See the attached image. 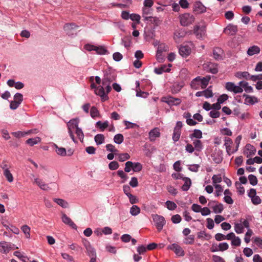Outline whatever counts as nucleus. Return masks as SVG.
Masks as SVG:
<instances>
[{
  "label": "nucleus",
  "instance_id": "f257e3e1",
  "mask_svg": "<svg viewBox=\"0 0 262 262\" xmlns=\"http://www.w3.org/2000/svg\"><path fill=\"white\" fill-rule=\"evenodd\" d=\"M79 122V119H73L67 123L68 133L71 138L74 142H76L73 133V131L74 130L75 131V133L78 138L80 140V141L82 142L84 138V134L82 129L78 127Z\"/></svg>",
  "mask_w": 262,
  "mask_h": 262
},
{
  "label": "nucleus",
  "instance_id": "f03ea898",
  "mask_svg": "<svg viewBox=\"0 0 262 262\" xmlns=\"http://www.w3.org/2000/svg\"><path fill=\"white\" fill-rule=\"evenodd\" d=\"M210 79V77L209 76L203 78L197 77L191 81V86L195 90L199 89L200 88L205 89L208 84Z\"/></svg>",
  "mask_w": 262,
  "mask_h": 262
},
{
  "label": "nucleus",
  "instance_id": "7ed1b4c3",
  "mask_svg": "<svg viewBox=\"0 0 262 262\" xmlns=\"http://www.w3.org/2000/svg\"><path fill=\"white\" fill-rule=\"evenodd\" d=\"M180 24L184 27L192 25L195 21L194 16L188 13H185L179 16Z\"/></svg>",
  "mask_w": 262,
  "mask_h": 262
},
{
  "label": "nucleus",
  "instance_id": "20e7f679",
  "mask_svg": "<svg viewBox=\"0 0 262 262\" xmlns=\"http://www.w3.org/2000/svg\"><path fill=\"white\" fill-rule=\"evenodd\" d=\"M153 221L159 231H160L166 224L164 217L158 214H152Z\"/></svg>",
  "mask_w": 262,
  "mask_h": 262
},
{
  "label": "nucleus",
  "instance_id": "39448f33",
  "mask_svg": "<svg viewBox=\"0 0 262 262\" xmlns=\"http://www.w3.org/2000/svg\"><path fill=\"white\" fill-rule=\"evenodd\" d=\"M208 205L213 210V212L215 213H220L224 209L223 204L219 203L215 201H210L208 203Z\"/></svg>",
  "mask_w": 262,
  "mask_h": 262
},
{
  "label": "nucleus",
  "instance_id": "423d86ee",
  "mask_svg": "<svg viewBox=\"0 0 262 262\" xmlns=\"http://www.w3.org/2000/svg\"><path fill=\"white\" fill-rule=\"evenodd\" d=\"M194 33L198 38L202 39L206 35V27L205 26L196 25L194 27Z\"/></svg>",
  "mask_w": 262,
  "mask_h": 262
},
{
  "label": "nucleus",
  "instance_id": "0eeeda50",
  "mask_svg": "<svg viewBox=\"0 0 262 262\" xmlns=\"http://www.w3.org/2000/svg\"><path fill=\"white\" fill-rule=\"evenodd\" d=\"M203 68L204 70L212 74H216L218 72L217 65L210 61L205 62L203 64Z\"/></svg>",
  "mask_w": 262,
  "mask_h": 262
},
{
  "label": "nucleus",
  "instance_id": "6e6552de",
  "mask_svg": "<svg viewBox=\"0 0 262 262\" xmlns=\"http://www.w3.org/2000/svg\"><path fill=\"white\" fill-rule=\"evenodd\" d=\"M224 145L226 147V151L229 155L237 150V147L235 149L232 148L233 142L230 138L226 137L225 138Z\"/></svg>",
  "mask_w": 262,
  "mask_h": 262
},
{
  "label": "nucleus",
  "instance_id": "1a4fd4ad",
  "mask_svg": "<svg viewBox=\"0 0 262 262\" xmlns=\"http://www.w3.org/2000/svg\"><path fill=\"white\" fill-rule=\"evenodd\" d=\"M226 88L227 90L230 92H233L234 93H241L243 92V88L240 85H236L233 82H227L226 84Z\"/></svg>",
  "mask_w": 262,
  "mask_h": 262
},
{
  "label": "nucleus",
  "instance_id": "9d476101",
  "mask_svg": "<svg viewBox=\"0 0 262 262\" xmlns=\"http://www.w3.org/2000/svg\"><path fill=\"white\" fill-rule=\"evenodd\" d=\"M12 249L11 243L2 241L0 242V252L4 254L8 253Z\"/></svg>",
  "mask_w": 262,
  "mask_h": 262
},
{
  "label": "nucleus",
  "instance_id": "9b49d317",
  "mask_svg": "<svg viewBox=\"0 0 262 262\" xmlns=\"http://www.w3.org/2000/svg\"><path fill=\"white\" fill-rule=\"evenodd\" d=\"M167 249L173 251L175 254L179 256H183L185 254L183 249L177 244H173L168 246Z\"/></svg>",
  "mask_w": 262,
  "mask_h": 262
},
{
  "label": "nucleus",
  "instance_id": "f8f14e48",
  "mask_svg": "<svg viewBox=\"0 0 262 262\" xmlns=\"http://www.w3.org/2000/svg\"><path fill=\"white\" fill-rule=\"evenodd\" d=\"M193 11L196 14H201L206 11V8L202 3L197 2L194 4Z\"/></svg>",
  "mask_w": 262,
  "mask_h": 262
},
{
  "label": "nucleus",
  "instance_id": "ddd939ff",
  "mask_svg": "<svg viewBox=\"0 0 262 262\" xmlns=\"http://www.w3.org/2000/svg\"><path fill=\"white\" fill-rule=\"evenodd\" d=\"M162 101L169 105H178L181 103L180 99L172 97H164L162 98Z\"/></svg>",
  "mask_w": 262,
  "mask_h": 262
},
{
  "label": "nucleus",
  "instance_id": "4468645a",
  "mask_svg": "<svg viewBox=\"0 0 262 262\" xmlns=\"http://www.w3.org/2000/svg\"><path fill=\"white\" fill-rule=\"evenodd\" d=\"M41 189L47 191L50 189L49 185L46 183L42 179L39 178H35L34 182Z\"/></svg>",
  "mask_w": 262,
  "mask_h": 262
},
{
  "label": "nucleus",
  "instance_id": "2eb2a0df",
  "mask_svg": "<svg viewBox=\"0 0 262 262\" xmlns=\"http://www.w3.org/2000/svg\"><path fill=\"white\" fill-rule=\"evenodd\" d=\"M238 31L237 27L232 24L228 25L224 29V32L230 35H235Z\"/></svg>",
  "mask_w": 262,
  "mask_h": 262
},
{
  "label": "nucleus",
  "instance_id": "dca6fc26",
  "mask_svg": "<svg viewBox=\"0 0 262 262\" xmlns=\"http://www.w3.org/2000/svg\"><path fill=\"white\" fill-rule=\"evenodd\" d=\"M256 149L253 145L249 144L246 145L244 153L247 158L254 155Z\"/></svg>",
  "mask_w": 262,
  "mask_h": 262
},
{
  "label": "nucleus",
  "instance_id": "f3484780",
  "mask_svg": "<svg viewBox=\"0 0 262 262\" xmlns=\"http://www.w3.org/2000/svg\"><path fill=\"white\" fill-rule=\"evenodd\" d=\"M186 35V32L183 29H178L174 33L173 39L176 42L180 41V40L184 38Z\"/></svg>",
  "mask_w": 262,
  "mask_h": 262
},
{
  "label": "nucleus",
  "instance_id": "a211bd4d",
  "mask_svg": "<svg viewBox=\"0 0 262 262\" xmlns=\"http://www.w3.org/2000/svg\"><path fill=\"white\" fill-rule=\"evenodd\" d=\"M160 136V130L158 128H155L149 133V138L150 141H154L157 138Z\"/></svg>",
  "mask_w": 262,
  "mask_h": 262
},
{
  "label": "nucleus",
  "instance_id": "6ab92c4d",
  "mask_svg": "<svg viewBox=\"0 0 262 262\" xmlns=\"http://www.w3.org/2000/svg\"><path fill=\"white\" fill-rule=\"evenodd\" d=\"M260 52V49L258 46L254 45L250 47L247 51V54L249 56H253L255 54H258Z\"/></svg>",
  "mask_w": 262,
  "mask_h": 262
},
{
  "label": "nucleus",
  "instance_id": "aec40b11",
  "mask_svg": "<svg viewBox=\"0 0 262 262\" xmlns=\"http://www.w3.org/2000/svg\"><path fill=\"white\" fill-rule=\"evenodd\" d=\"M62 222L72 227V228L75 229L76 228V225L74 224V223L72 221V220L66 214L62 213Z\"/></svg>",
  "mask_w": 262,
  "mask_h": 262
},
{
  "label": "nucleus",
  "instance_id": "412c9836",
  "mask_svg": "<svg viewBox=\"0 0 262 262\" xmlns=\"http://www.w3.org/2000/svg\"><path fill=\"white\" fill-rule=\"evenodd\" d=\"M142 11V16L144 18L145 20L148 21L149 19H151L152 18V16H148L151 14V9H150V8L144 7L143 8Z\"/></svg>",
  "mask_w": 262,
  "mask_h": 262
},
{
  "label": "nucleus",
  "instance_id": "4be33fe9",
  "mask_svg": "<svg viewBox=\"0 0 262 262\" xmlns=\"http://www.w3.org/2000/svg\"><path fill=\"white\" fill-rule=\"evenodd\" d=\"M244 97H245V103L247 105H252L258 102V99L255 96H251L244 94Z\"/></svg>",
  "mask_w": 262,
  "mask_h": 262
},
{
  "label": "nucleus",
  "instance_id": "5701e85b",
  "mask_svg": "<svg viewBox=\"0 0 262 262\" xmlns=\"http://www.w3.org/2000/svg\"><path fill=\"white\" fill-rule=\"evenodd\" d=\"M95 93L97 95L100 96L103 100H105L107 98V95L105 94L104 89L102 86L97 87L95 90Z\"/></svg>",
  "mask_w": 262,
  "mask_h": 262
},
{
  "label": "nucleus",
  "instance_id": "b1692460",
  "mask_svg": "<svg viewBox=\"0 0 262 262\" xmlns=\"http://www.w3.org/2000/svg\"><path fill=\"white\" fill-rule=\"evenodd\" d=\"M235 76L236 78L238 79L245 78L247 80L250 79V74L246 71L244 72H237L235 73Z\"/></svg>",
  "mask_w": 262,
  "mask_h": 262
},
{
  "label": "nucleus",
  "instance_id": "393cba45",
  "mask_svg": "<svg viewBox=\"0 0 262 262\" xmlns=\"http://www.w3.org/2000/svg\"><path fill=\"white\" fill-rule=\"evenodd\" d=\"M238 84L241 88H243L247 93H252L253 92V88L249 85L248 83L245 81H241Z\"/></svg>",
  "mask_w": 262,
  "mask_h": 262
},
{
  "label": "nucleus",
  "instance_id": "a878e982",
  "mask_svg": "<svg viewBox=\"0 0 262 262\" xmlns=\"http://www.w3.org/2000/svg\"><path fill=\"white\" fill-rule=\"evenodd\" d=\"M179 52L182 56H187L190 54L191 50L188 46H182L179 49Z\"/></svg>",
  "mask_w": 262,
  "mask_h": 262
},
{
  "label": "nucleus",
  "instance_id": "bb28decb",
  "mask_svg": "<svg viewBox=\"0 0 262 262\" xmlns=\"http://www.w3.org/2000/svg\"><path fill=\"white\" fill-rule=\"evenodd\" d=\"M54 147L55 148V151L57 155L64 157L67 155L66 150L63 147H58L56 144H54Z\"/></svg>",
  "mask_w": 262,
  "mask_h": 262
},
{
  "label": "nucleus",
  "instance_id": "cd10ccee",
  "mask_svg": "<svg viewBox=\"0 0 262 262\" xmlns=\"http://www.w3.org/2000/svg\"><path fill=\"white\" fill-rule=\"evenodd\" d=\"M41 142V138L39 137H36L34 138H30L26 141V143L30 146H32L34 145L37 144Z\"/></svg>",
  "mask_w": 262,
  "mask_h": 262
},
{
  "label": "nucleus",
  "instance_id": "c85d7f7f",
  "mask_svg": "<svg viewBox=\"0 0 262 262\" xmlns=\"http://www.w3.org/2000/svg\"><path fill=\"white\" fill-rule=\"evenodd\" d=\"M97 127H98L101 131H104L109 126V123L107 121L102 122L100 121L97 122L96 124Z\"/></svg>",
  "mask_w": 262,
  "mask_h": 262
},
{
  "label": "nucleus",
  "instance_id": "c756f323",
  "mask_svg": "<svg viewBox=\"0 0 262 262\" xmlns=\"http://www.w3.org/2000/svg\"><path fill=\"white\" fill-rule=\"evenodd\" d=\"M53 201L62 208H66L68 207V203L63 199L54 198Z\"/></svg>",
  "mask_w": 262,
  "mask_h": 262
},
{
  "label": "nucleus",
  "instance_id": "7c9ffc66",
  "mask_svg": "<svg viewBox=\"0 0 262 262\" xmlns=\"http://www.w3.org/2000/svg\"><path fill=\"white\" fill-rule=\"evenodd\" d=\"M193 145L195 149L198 151H200L203 149V144L202 142L199 139L192 140Z\"/></svg>",
  "mask_w": 262,
  "mask_h": 262
},
{
  "label": "nucleus",
  "instance_id": "2f4dec72",
  "mask_svg": "<svg viewBox=\"0 0 262 262\" xmlns=\"http://www.w3.org/2000/svg\"><path fill=\"white\" fill-rule=\"evenodd\" d=\"M95 141L97 145H100L104 143L105 137L103 134H97L95 136Z\"/></svg>",
  "mask_w": 262,
  "mask_h": 262
},
{
  "label": "nucleus",
  "instance_id": "473e14b6",
  "mask_svg": "<svg viewBox=\"0 0 262 262\" xmlns=\"http://www.w3.org/2000/svg\"><path fill=\"white\" fill-rule=\"evenodd\" d=\"M183 180L184 181V184L182 186V189L184 191H187L189 189L191 185V180L188 178H184Z\"/></svg>",
  "mask_w": 262,
  "mask_h": 262
},
{
  "label": "nucleus",
  "instance_id": "72a5a7b5",
  "mask_svg": "<svg viewBox=\"0 0 262 262\" xmlns=\"http://www.w3.org/2000/svg\"><path fill=\"white\" fill-rule=\"evenodd\" d=\"M202 137V133L199 129H194L193 133L190 135V138L193 140V138L201 139Z\"/></svg>",
  "mask_w": 262,
  "mask_h": 262
},
{
  "label": "nucleus",
  "instance_id": "f704fd0d",
  "mask_svg": "<svg viewBox=\"0 0 262 262\" xmlns=\"http://www.w3.org/2000/svg\"><path fill=\"white\" fill-rule=\"evenodd\" d=\"M118 156V160L120 162L125 161L130 158V156L127 153L118 154L116 155Z\"/></svg>",
  "mask_w": 262,
  "mask_h": 262
},
{
  "label": "nucleus",
  "instance_id": "c9c22d12",
  "mask_svg": "<svg viewBox=\"0 0 262 262\" xmlns=\"http://www.w3.org/2000/svg\"><path fill=\"white\" fill-rule=\"evenodd\" d=\"M21 230L25 234L26 237L27 238H30V228L28 225H23L21 228Z\"/></svg>",
  "mask_w": 262,
  "mask_h": 262
},
{
  "label": "nucleus",
  "instance_id": "e433bc0d",
  "mask_svg": "<svg viewBox=\"0 0 262 262\" xmlns=\"http://www.w3.org/2000/svg\"><path fill=\"white\" fill-rule=\"evenodd\" d=\"M123 136L121 134H118L116 135L114 137V142L118 144L122 143L123 141Z\"/></svg>",
  "mask_w": 262,
  "mask_h": 262
},
{
  "label": "nucleus",
  "instance_id": "4c0bfd02",
  "mask_svg": "<svg viewBox=\"0 0 262 262\" xmlns=\"http://www.w3.org/2000/svg\"><path fill=\"white\" fill-rule=\"evenodd\" d=\"M222 51L220 48H216L213 51V57L216 59H220L222 58Z\"/></svg>",
  "mask_w": 262,
  "mask_h": 262
},
{
  "label": "nucleus",
  "instance_id": "58836bf2",
  "mask_svg": "<svg viewBox=\"0 0 262 262\" xmlns=\"http://www.w3.org/2000/svg\"><path fill=\"white\" fill-rule=\"evenodd\" d=\"M90 114L91 117L93 118L97 117H100L99 111L95 106L91 107L90 110Z\"/></svg>",
  "mask_w": 262,
  "mask_h": 262
},
{
  "label": "nucleus",
  "instance_id": "ea45409f",
  "mask_svg": "<svg viewBox=\"0 0 262 262\" xmlns=\"http://www.w3.org/2000/svg\"><path fill=\"white\" fill-rule=\"evenodd\" d=\"M155 72L158 74H161L164 72H167L169 69L167 68L165 65H162L160 68H157L155 69Z\"/></svg>",
  "mask_w": 262,
  "mask_h": 262
},
{
  "label": "nucleus",
  "instance_id": "a19ab883",
  "mask_svg": "<svg viewBox=\"0 0 262 262\" xmlns=\"http://www.w3.org/2000/svg\"><path fill=\"white\" fill-rule=\"evenodd\" d=\"M140 212V208L137 205H134L130 210V213L132 215H137Z\"/></svg>",
  "mask_w": 262,
  "mask_h": 262
},
{
  "label": "nucleus",
  "instance_id": "79ce46f5",
  "mask_svg": "<svg viewBox=\"0 0 262 262\" xmlns=\"http://www.w3.org/2000/svg\"><path fill=\"white\" fill-rule=\"evenodd\" d=\"M122 3L118 4L116 6L120 8H125L129 6L132 3V0H120Z\"/></svg>",
  "mask_w": 262,
  "mask_h": 262
},
{
  "label": "nucleus",
  "instance_id": "37998d69",
  "mask_svg": "<svg viewBox=\"0 0 262 262\" xmlns=\"http://www.w3.org/2000/svg\"><path fill=\"white\" fill-rule=\"evenodd\" d=\"M86 249L90 256L91 257H96L95 250L91 245H88L86 246Z\"/></svg>",
  "mask_w": 262,
  "mask_h": 262
},
{
  "label": "nucleus",
  "instance_id": "c03bdc74",
  "mask_svg": "<svg viewBox=\"0 0 262 262\" xmlns=\"http://www.w3.org/2000/svg\"><path fill=\"white\" fill-rule=\"evenodd\" d=\"M4 174L6 178H7V180L9 182H12L13 181V177L11 173L10 172V170L8 169H6L4 170Z\"/></svg>",
  "mask_w": 262,
  "mask_h": 262
},
{
  "label": "nucleus",
  "instance_id": "a18cd8bd",
  "mask_svg": "<svg viewBox=\"0 0 262 262\" xmlns=\"http://www.w3.org/2000/svg\"><path fill=\"white\" fill-rule=\"evenodd\" d=\"M166 207L168 209L170 210H174L177 206L176 203H174L173 202L170 201H167L165 203Z\"/></svg>",
  "mask_w": 262,
  "mask_h": 262
},
{
  "label": "nucleus",
  "instance_id": "49530a36",
  "mask_svg": "<svg viewBox=\"0 0 262 262\" xmlns=\"http://www.w3.org/2000/svg\"><path fill=\"white\" fill-rule=\"evenodd\" d=\"M31 132V130H29L27 132H16L13 133L12 134L16 138H20L21 137H24L26 135L30 134Z\"/></svg>",
  "mask_w": 262,
  "mask_h": 262
},
{
  "label": "nucleus",
  "instance_id": "de8ad7c7",
  "mask_svg": "<svg viewBox=\"0 0 262 262\" xmlns=\"http://www.w3.org/2000/svg\"><path fill=\"white\" fill-rule=\"evenodd\" d=\"M142 169V165L139 162L133 163V170L135 172H139Z\"/></svg>",
  "mask_w": 262,
  "mask_h": 262
},
{
  "label": "nucleus",
  "instance_id": "09e8293b",
  "mask_svg": "<svg viewBox=\"0 0 262 262\" xmlns=\"http://www.w3.org/2000/svg\"><path fill=\"white\" fill-rule=\"evenodd\" d=\"M106 148L107 151L114 152L116 155L117 154L118 150L115 148V147L112 144H108L106 145Z\"/></svg>",
  "mask_w": 262,
  "mask_h": 262
},
{
  "label": "nucleus",
  "instance_id": "8fccbe9b",
  "mask_svg": "<svg viewBox=\"0 0 262 262\" xmlns=\"http://www.w3.org/2000/svg\"><path fill=\"white\" fill-rule=\"evenodd\" d=\"M212 180L214 186V185H218L217 183L221 182L222 181L220 175H213Z\"/></svg>",
  "mask_w": 262,
  "mask_h": 262
},
{
  "label": "nucleus",
  "instance_id": "3c124183",
  "mask_svg": "<svg viewBox=\"0 0 262 262\" xmlns=\"http://www.w3.org/2000/svg\"><path fill=\"white\" fill-rule=\"evenodd\" d=\"M203 96L207 98H210L213 96V93L211 90V86L209 87L206 90L203 91Z\"/></svg>",
  "mask_w": 262,
  "mask_h": 262
},
{
  "label": "nucleus",
  "instance_id": "603ef678",
  "mask_svg": "<svg viewBox=\"0 0 262 262\" xmlns=\"http://www.w3.org/2000/svg\"><path fill=\"white\" fill-rule=\"evenodd\" d=\"M248 179H249L250 183L252 185L254 186L257 184V178L255 176H254L253 174H250L248 176Z\"/></svg>",
  "mask_w": 262,
  "mask_h": 262
},
{
  "label": "nucleus",
  "instance_id": "864d4df0",
  "mask_svg": "<svg viewBox=\"0 0 262 262\" xmlns=\"http://www.w3.org/2000/svg\"><path fill=\"white\" fill-rule=\"evenodd\" d=\"M194 241V235H190V236L186 237L184 239V243L185 244H192Z\"/></svg>",
  "mask_w": 262,
  "mask_h": 262
},
{
  "label": "nucleus",
  "instance_id": "5fc2aeb1",
  "mask_svg": "<svg viewBox=\"0 0 262 262\" xmlns=\"http://www.w3.org/2000/svg\"><path fill=\"white\" fill-rule=\"evenodd\" d=\"M168 50V47L164 43H161L159 45L157 51L163 53Z\"/></svg>",
  "mask_w": 262,
  "mask_h": 262
},
{
  "label": "nucleus",
  "instance_id": "6e6d98bb",
  "mask_svg": "<svg viewBox=\"0 0 262 262\" xmlns=\"http://www.w3.org/2000/svg\"><path fill=\"white\" fill-rule=\"evenodd\" d=\"M235 186L237 189L238 192L240 194H243L245 192V189L244 187L241 185V184L238 182H236L235 183Z\"/></svg>",
  "mask_w": 262,
  "mask_h": 262
},
{
  "label": "nucleus",
  "instance_id": "4d7b16f0",
  "mask_svg": "<svg viewBox=\"0 0 262 262\" xmlns=\"http://www.w3.org/2000/svg\"><path fill=\"white\" fill-rule=\"evenodd\" d=\"M181 135V131L174 129L172 139L174 141H177L179 140Z\"/></svg>",
  "mask_w": 262,
  "mask_h": 262
},
{
  "label": "nucleus",
  "instance_id": "13d9d810",
  "mask_svg": "<svg viewBox=\"0 0 262 262\" xmlns=\"http://www.w3.org/2000/svg\"><path fill=\"white\" fill-rule=\"evenodd\" d=\"M243 229L244 228L242 224H235L234 230L237 233L239 234L242 233L243 232Z\"/></svg>",
  "mask_w": 262,
  "mask_h": 262
},
{
  "label": "nucleus",
  "instance_id": "bf43d9fd",
  "mask_svg": "<svg viewBox=\"0 0 262 262\" xmlns=\"http://www.w3.org/2000/svg\"><path fill=\"white\" fill-rule=\"evenodd\" d=\"M182 220L181 216L179 214L174 215L171 217V221L174 224L180 223Z\"/></svg>",
  "mask_w": 262,
  "mask_h": 262
},
{
  "label": "nucleus",
  "instance_id": "052dcab7",
  "mask_svg": "<svg viewBox=\"0 0 262 262\" xmlns=\"http://www.w3.org/2000/svg\"><path fill=\"white\" fill-rule=\"evenodd\" d=\"M218 247H219V251H224L228 249L229 245L227 243H221L219 244Z\"/></svg>",
  "mask_w": 262,
  "mask_h": 262
},
{
  "label": "nucleus",
  "instance_id": "680f3d73",
  "mask_svg": "<svg viewBox=\"0 0 262 262\" xmlns=\"http://www.w3.org/2000/svg\"><path fill=\"white\" fill-rule=\"evenodd\" d=\"M133 163L131 161H127L125 163V167L124 171L126 172H129L131 170V168L133 169Z\"/></svg>",
  "mask_w": 262,
  "mask_h": 262
},
{
  "label": "nucleus",
  "instance_id": "e2e57ef3",
  "mask_svg": "<svg viewBox=\"0 0 262 262\" xmlns=\"http://www.w3.org/2000/svg\"><path fill=\"white\" fill-rule=\"evenodd\" d=\"M214 186L215 188V195L217 196H220L223 191L222 187L220 185H214Z\"/></svg>",
  "mask_w": 262,
  "mask_h": 262
},
{
  "label": "nucleus",
  "instance_id": "0e129e2a",
  "mask_svg": "<svg viewBox=\"0 0 262 262\" xmlns=\"http://www.w3.org/2000/svg\"><path fill=\"white\" fill-rule=\"evenodd\" d=\"M129 18L133 21H136L137 24H139L140 20V16L136 14H132L130 15Z\"/></svg>",
  "mask_w": 262,
  "mask_h": 262
},
{
  "label": "nucleus",
  "instance_id": "69168bd1",
  "mask_svg": "<svg viewBox=\"0 0 262 262\" xmlns=\"http://www.w3.org/2000/svg\"><path fill=\"white\" fill-rule=\"evenodd\" d=\"M111 170H116L119 167V164L116 161H112L108 165Z\"/></svg>",
  "mask_w": 262,
  "mask_h": 262
},
{
  "label": "nucleus",
  "instance_id": "338daca9",
  "mask_svg": "<svg viewBox=\"0 0 262 262\" xmlns=\"http://www.w3.org/2000/svg\"><path fill=\"white\" fill-rule=\"evenodd\" d=\"M228 98V96L227 94H223L221 95L219 98L217 99V101L222 104L226 100H227Z\"/></svg>",
  "mask_w": 262,
  "mask_h": 262
},
{
  "label": "nucleus",
  "instance_id": "774afa93",
  "mask_svg": "<svg viewBox=\"0 0 262 262\" xmlns=\"http://www.w3.org/2000/svg\"><path fill=\"white\" fill-rule=\"evenodd\" d=\"M212 260L214 262H225L222 257L215 255L212 256Z\"/></svg>",
  "mask_w": 262,
  "mask_h": 262
}]
</instances>
